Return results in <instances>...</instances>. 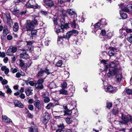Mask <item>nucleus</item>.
Segmentation results:
<instances>
[{
    "instance_id": "obj_1",
    "label": "nucleus",
    "mask_w": 132,
    "mask_h": 132,
    "mask_svg": "<svg viewBox=\"0 0 132 132\" xmlns=\"http://www.w3.org/2000/svg\"><path fill=\"white\" fill-rule=\"evenodd\" d=\"M108 69L109 71L107 73V76L108 78H112L120 70V69L118 68H111L110 65L109 64L105 65L104 70L106 71Z\"/></svg>"
},
{
    "instance_id": "obj_2",
    "label": "nucleus",
    "mask_w": 132,
    "mask_h": 132,
    "mask_svg": "<svg viewBox=\"0 0 132 132\" xmlns=\"http://www.w3.org/2000/svg\"><path fill=\"white\" fill-rule=\"evenodd\" d=\"M60 23L61 26L57 28L55 31L57 34L63 32V29H67L69 28L68 24L67 23H65V20L63 18L60 19Z\"/></svg>"
},
{
    "instance_id": "obj_3",
    "label": "nucleus",
    "mask_w": 132,
    "mask_h": 132,
    "mask_svg": "<svg viewBox=\"0 0 132 132\" xmlns=\"http://www.w3.org/2000/svg\"><path fill=\"white\" fill-rule=\"evenodd\" d=\"M121 119L122 120V121L121 122L122 124L127 125L129 121L132 123V117L129 115L126 116L124 114H122Z\"/></svg>"
},
{
    "instance_id": "obj_4",
    "label": "nucleus",
    "mask_w": 132,
    "mask_h": 132,
    "mask_svg": "<svg viewBox=\"0 0 132 132\" xmlns=\"http://www.w3.org/2000/svg\"><path fill=\"white\" fill-rule=\"evenodd\" d=\"M64 109H65L64 110V115L65 116L70 115L72 113L74 112L73 116H76V117L78 116L77 111L75 109H73L72 110H69L67 108L66 106L64 107Z\"/></svg>"
},
{
    "instance_id": "obj_5",
    "label": "nucleus",
    "mask_w": 132,
    "mask_h": 132,
    "mask_svg": "<svg viewBox=\"0 0 132 132\" xmlns=\"http://www.w3.org/2000/svg\"><path fill=\"white\" fill-rule=\"evenodd\" d=\"M123 4L121 3L118 4L119 7H121L123 11L127 12L128 13H131L132 14V4H128L126 7L123 6Z\"/></svg>"
},
{
    "instance_id": "obj_6",
    "label": "nucleus",
    "mask_w": 132,
    "mask_h": 132,
    "mask_svg": "<svg viewBox=\"0 0 132 132\" xmlns=\"http://www.w3.org/2000/svg\"><path fill=\"white\" fill-rule=\"evenodd\" d=\"M17 50L16 46H11L7 50L6 54L8 55H12L14 53H15L17 51Z\"/></svg>"
},
{
    "instance_id": "obj_7",
    "label": "nucleus",
    "mask_w": 132,
    "mask_h": 132,
    "mask_svg": "<svg viewBox=\"0 0 132 132\" xmlns=\"http://www.w3.org/2000/svg\"><path fill=\"white\" fill-rule=\"evenodd\" d=\"M48 64H50V62L48 61H47L46 62ZM45 74H46L47 75H49V74L52 73L53 72V70L52 67L50 66V65L48 66H47L43 70Z\"/></svg>"
},
{
    "instance_id": "obj_8",
    "label": "nucleus",
    "mask_w": 132,
    "mask_h": 132,
    "mask_svg": "<svg viewBox=\"0 0 132 132\" xmlns=\"http://www.w3.org/2000/svg\"><path fill=\"white\" fill-rule=\"evenodd\" d=\"M4 16H5L7 19V24L11 28L13 24L12 20L11 19L10 14L9 13H7L6 14H5Z\"/></svg>"
},
{
    "instance_id": "obj_9",
    "label": "nucleus",
    "mask_w": 132,
    "mask_h": 132,
    "mask_svg": "<svg viewBox=\"0 0 132 132\" xmlns=\"http://www.w3.org/2000/svg\"><path fill=\"white\" fill-rule=\"evenodd\" d=\"M78 33V31L77 30H73L67 32L65 37L66 39H67L68 40L71 35H72L74 34H77Z\"/></svg>"
},
{
    "instance_id": "obj_10",
    "label": "nucleus",
    "mask_w": 132,
    "mask_h": 132,
    "mask_svg": "<svg viewBox=\"0 0 132 132\" xmlns=\"http://www.w3.org/2000/svg\"><path fill=\"white\" fill-rule=\"evenodd\" d=\"M49 114L47 112H45L43 114V122L44 124H47L50 119Z\"/></svg>"
},
{
    "instance_id": "obj_11",
    "label": "nucleus",
    "mask_w": 132,
    "mask_h": 132,
    "mask_svg": "<svg viewBox=\"0 0 132 132\" xmlns=\"http://www.w3.org/2000/svg\"><path fill=\"white\" fill-rule=\"evenodd\" d=\"M35 4V1L32 0H29L26 4V6L27 7H30L31 8L36 9L37 7L34 6Z\"/></svg>"
},
{
    "instance_id": "obj_12",
    "label": "nucleus",
    "mask_w": 132,
    "mask_h": 132,
    "mask_svg": "<svg viewBox=\"0 0 132 132\" xmlns=\"http://www.w3.org/2000/svg\"><path fill=\"white\" fill-rule=\"evenodd\" d=\"M104 90L105 91L107 92H110L113 93H114L117 91V90L111 86H108L107 87H104Z\"/></svg>"
},
{
    "instance_id": "obj_13",
    "label": "nucleus",
    "mask_w": 132,
    "mask_h": 132,
    "mask_svg": "<svg viewBox=\"0 0 132 132\" xmlns=\"http://www.w3.org/2000/svg\"><path fill=\"white\" fill-rule=\"evenodd\" d=\"M77 23V19L74 18L71 21V25L72 28L79 29V26Z\"/></svg>"
},
{
    "instance_id": "obj_14",
    "label": "nucleus",
    "mask_w": 132,
    "mask_h": 132,
    "mask_svg": "<svg viewBox=\"0 0 132 132\" xmlns=\"http://www.w3.org/2000/svg\"><path fill=\"white\" fill-rule=\"evenodd\" d=\"M20 58L27 60L29 58V56L27 53L26 51H24L20 54Z\"/></svg>"
},
{
    "instance_id": "obj_15",
    "label": "nucleus",
    "mask_w": 132,
    "mask_h": 132,
    "mask_svg": "<svg viewBox=\"0 0 132 132\" xmlns=\"http://www.w3.org/2000/svg\"><path fill=\"white\" fill-rule=\"evenodd\" d=\"M13 102L15 105V107L23 108L24 107V105L21 102L17 100H13Z\"/></svg>"
},
{
    "instance_id": "obj_16",
    "label": "nucleus",
    "mask_w": 132,
    "mask_h": 132,
    "mask_svg": "<svg viewBox=\"0 0 132 132\" xmlns=\"http://www.w3.org/2000/svg\"><path fill=\"white\" fill-rule=\"evenodd\" d=\"M2 118L3 121L5 123H12V122L11 119L5 115H2Z\"/></svg>"
},
{
    "instance_id": "obj_17",
    "label": "nucleus",
    "mask_w": 132,
    "mask_h": 132,
    "mask_svg": "<svg viewBox=\"0 0 132 132\" xmlns=\"http://www.w3.org/2000/svg\"><path fill=\"white\" fill-rule=\"evenodd\" d=\"M32 90L31 87H27L25 89V92L27 96H29L30 95L32 94Z\"/></svg>"
},
{
    "instance_id": "obj_18",
    "label": "nucleus",
    "mask_w": 132,
    "mask_h": 132,
    "mask_svg": "<svg viewBox=\"0 0 132 132\" xmlns=\"http://www.w3.org/2000/svg\"><path fill=\"white\" fill-rule=\"evenodd\" d=\"M27 30V31L31 30L34 28V26L33 24H32V23L30 22H28L26 25Z\"/></svg>"
},
{
    "instance_id": "obj_19",
    "label": "nucleus",
    "mask_w": 132,
    "mask_h": 132,
    "mask_svg": "<svg viewBox=\"0 0 132 132\" xmlns=\"http://www.w3.org/2000/svg\"><path fill=\"white\" fill-rule=\"evenodd\" d=\"M10 32V30L8 26L6 25H4L3 32V35L5 36H6Z\"/></svg>"
},
{
    "instance_id": "obj_20",
    "label": "nucleus",
    "mask_w": 132,
    "mask_h": 132,
    "mask_svg": "<svg viewBox=\"0 0 132 132\" xmlns=\"http://www.w3.org/2000/svg\"><path fill=\"white\" fill-rule=\"evenodd\" d=\"M109 49L110 50L108 53L109 55L110 56L113 55L114 54V51L117 50V48H116L111 47H109Z\"/></svg>"
},
{
    "instance_id": "obj_21",
    "label": "nucleus",
    "mask_w": 132,
    "mask_h": 132,
    "mask_svg": "<svg viewBox=\"0 0 132 132\" xmlns=\"http://www.w3.org/2000/svg\"><path fill=\"white\" fill-rule=\"evenodd\" d=\"M31 31V34H30L29 35L30 36V39H33V37H35L36 35L37 31L36 30H32Z\"/></svg>"
},
{
    "instance_id": "obj_22",
    "label": "nucleus",
    "mask_w": 132,
    "mask_h": 132,
    "mask_svg": "<svg viewBox=\"0 0 132 132\" xmlns=\"http://www.w3.org/2000/svg\"><path fill=\"white\" fill-rule=\"evenodd\" d=\"M40 101L38 100H35L34 102V106L38 109H41L42 108L41 104H40Z\"/></svg>"
},
{
    "instance_id": "obj_23",
    "label": "nucleus",
    "mask_w": 132,
    "mask_h": 132,
    "mask_svg": "<svg viewBox=\"0 0 132 132\" xmlns=\"http://www.w3.org/2000/svg\"><path fill=\"white\" fill-rule=\"evenodd\" d=\"M120 31V38H123L126 35V30L125 29L123 28H122L119 30Z\"/></svg>"
},
{
    "instance_id": "obj_24",
    "label": "nucleus",
    "mask_w": 132,
    "mask_h": 132,
    "mask_svg": "<svg viewBox=\"0 0 132 132\" xmlns=\"http://www.w3.org/2000/svg\"><path fill=\"white\" fill-rule=\"evenodd\" d=\"M122 76L121 75L117 74L115 76V81L118 82H120L121 80Z\"/></svg>"
},
{
    "instance_id": "obj_25",
    "label": "nucleus",
    "mask_w": 132,
    "mask_h": 132,
    "mask_svg": "<svg viewBox=\"0 0 132 132\" xmlns=\"http://www.w3.org/2000/svg\"><path fill=\"white\" fill-rule=\"evenodd\" d=\"M19 25L18 23L16 22L14 23V25L13 27V29L14 31L17 32L19 30Z\"/></svg>"
},
{
    "instance_id": "obj_26",
    "label": "nucleus",
    "mask_w": 132,
    "mask_h": 132,
    "mask_svg": "<svg viewBox=\"0 0 132 132\" xmlns=\"http://www.w3.org/2000/svg\"><path fill=\"white\" fill-rule=\"evenodd\" d=\"M45 73L43 70L41 69L40 71H38L37 74V76L38 77H41L45 75Z\"/></svg>"
},
{
    "instance_id": "obj_27",
    "label": "nucleus",
    "mask_w": 132,
    "mask_h": 132,
    "mask_svg": "<svg viewBox=\"0 0 132 132\" xmlns=\"http://www.w3.org/2000/svg\"><path fill=\"white\" fill-rule=\"evenodd\" d=\"M59 92L60 94H62L66 95L68 94V91L62 88L59 91Z\"/></svg>"
},
{
    "instance_id": "obj_28",
    "label": "nucleus",
    "mask_w": 132,
    "mask_h": 132,
    "mask_svg": "<svg viewBox=\"0 0 132 132\" xmlns=\"http://www.w3.org/2000/svg\"><path fill=\"white\" fill-rule=\"evenodd\" d=\"M51 1V0H43L42 4L45 6L48 7Z\"/></svg>"
},
{
    "instance_id": "obj_29",
    "label": "nucleus",
    "mask_w": 132,
    "mask_h": 132,
    "mask_svg": "<svg viewBox=\"0 0 132 132\" xmlns=\"http://www.w3.org/2000/svg\"><path fill=\"white\" fill-rule=\"evenodd\" d=\"M66 39L65 36H58L57 39V42H60V43H61L63 41L66 40Z\"/></svg>"
},
{
    "instance_id": "obj_30",
    "label": "nucleus",
    "mask_w": 132,
    "mask_h": 132,
    "mask_svg": "<svg viewBox=\"0 0 132 132\" xmlns=\"http://www.w3.org/2000/svg\"><path fill=\"white\" fill-rule=\"evenodd\" d=\"M48 7H55L57 3L56 2L54 1H52L51 0L49 4Z\"/></svg>"
},
{
    "instance_id": "obj_31",
    "label": "nucleus",
    "mask_w": 132,
    "mask_h": 132,
    "mask_svg": "<svg viewBox=\"0 0 132 132\" xmlns=\"http://www.w3.org/2000/svg\"><path fill=\"white\" fill-rule=\"evenodd\" d=\"M67 13L69 15H71L75 14V12L74 11L73 9H68L67 11Z\"/></svg>"
},
{
    "instance_id": "obj_32",
    "label": "nucleus",
    "mask_w": 132,
    "mask_h": 132,
    "mask_svg": "<svg viewBox=\"0 0 132 132\" xmlns=\"http://www.w3.org/2000/svg\"><path fill=\"white\" fill-rule=\"evenodd\" d=\"M35 86L37 89L40 90L43 89L44 88V86L43 84H36L35 85Z\"/></svg>"
},
{
    "instance_id": "obj_33",
    "label": "nucleus",
    "mask_w": 132,
    "mask_h": 132,
    "mask_svg": "<svg viewBox=\"0 0 132 132\" xmlns=\"http://www.w3.org/2000/svg\"><path fill=\"white\" fill-rule=\"evenodd\" d=\"M100 23L102 27H104L107 24V23L106 22V20L105 19H101L100 21Z\"/></svg>"
},
{
    "instance_id": "obj_34",
    "label": "nucleus",
    "mask_w": 132,
    "mask_h": 132,
    "mask_svg": "<svg viewBox=\"0 0 132 132\" xmlns=\"http://www.w3.org/2000/svg\"><path fill=\"white\" fill-rule=\"evenodd\" d=\"M54 106V105L53 104L51 103H50L46 106V108L47 109H48L52 108Z\"/></svg>"
},
{
    "instance_id": "obj_35",
    "label": "nucleus",
    "mask_w": 132,
    "mask_h": 132,
    "mask_svg": "<svg viewBox=\"0 0 132 132\" xmlns=\"http://www.w3.org/2000/svg\"><path fill=\"white\" fill-rule=\"evenodd\" d=\"M120 16L122 19H125L127 17V15L125 13L120 12Z\"/></svg>"
},
{
    "instance_id": "obj_36",
    "label": "nucleus",
    "mask_w": 132,
    "mask_h": 132,
    "mask_svg": "<svg viewBox=\"0 0 132 132\" xmlns=\"http://www.w3.org/2000/svg\"><path fill=\"white\" fill-rule=\"evenodd\" d=\"M117 64V63L116 61H114L110 63V65L111 67V68H114V67L116 66Z\"/></svg>"
},
{
    "instance_id": "obj_37",
    "label": "nucleus",
    "mask_w": 132,
    "mask_h": 132,
    "mask_svg": "<svg viewBox=\"0 0 132 132\" xmlns=\"http://www.w3.org/2000/svg\"><path fill=\"white\" fill-rule=\"evenodd\" d=\"M118 111L117 108H115V109H113L112 110V113L114 115H116L118 113Z\"/></svg>"
},
{
    "instance_id": "obj_38",
    "label": "nucleus",
    "mask_w": 132,
    "mask_h": 132,
    "mask_svg": "<svg viewBox=\"0 0 132 132\" xmlns=\"http://www.w3.org/2000/svg\"><path fill=\"white\" fill-rule=\"evenodd\" d=\"M49 86L51 89L55 88L56 87L55 84L53 82H52L49 84Z\"/></svg>"
},
{
    "instance_id": "obj_39",
    "label": "nucleus",
    "mask_w": 132,
    "mask_h": 132,
    "mask_svg": "<svg viewBox=\"0 0 132 132\" xmlns=\"http://www.w3.org/2000/svg\"><path fill=\"white\" fill-rule=\"evenodd\" d=\"M60 12L62 14V15L63 16H65L66 15V13H67V11L66 10L61 9L60 10Z\"/></svg>"
},
{
    "instance_id": "obj_40",
    "label": "nucleus",
    "mask_w": 132,
    "mask_h": 132,
    "mask_svg": "<svg viewBox=\"0 0 132 132\" xmlns=\"http://www.w3.org/2000/svg\"><path fill=\"white\" fill-rule=\"evenodd\" d=\"M62 64V61L61 60L59 61L56 63V65L57 67H60Z\"/></svg>"
},
{
    "instance_id": "obj_41",
    "label": "nucleus",
    "mask_w": 132,
    "mask_h": 132,
    "mask_svg": "<svg viewBox=\"0 0 132 132\" xmlns=\"http://www.w3.org/2000/svg\"><path fill=\"white\" fill-rule=\"evenodd\" d=\"M99 27L102 28H103L100 22H98L95 24V28H98Z\"/></svg>"
},
{
    "instance_id": "obj_42",
    "label": "nucleus",
    "mask_w": 132,
    "mask_h": 132,
    "mask_svg": "<svg viewBox=\"0 0 132 132\" xmlns=\"http://www.w3.org/2000/svg\"><path fill=\"white\" fill-rule=\"evenodd\" d=\"M65 121L68 124H70L72 122V119L70 118H67L65 119Z\"/></svg>"
},
{
    "instance_id": "obj_43",
    "label": "nucleus",
    "mask_w": 132,
    "mask_h": 132,
    "mask_svg": "<svg viewBox=\"0 0 132 132\" xmlns=\"http://www.w3.org/2000/svg\"><path fill=\"white\" fill-rule=\"evenodd\" d=\"M32 63L31 61L30 60L26 64L24 65V67L26 68L29 67L31 65Z\"/></svg>"
},
{
    "instance_id": "obj_44",
    "label": "nucleus",
    "mask_w": 132,
    "mask_h": 132,
    "mask_svg": "<svg viewBox=\"0 0 132 132\" xmlns=\"http://www.w3.org/2000/svg\"><path fill=\"white\" fill-rule=\"evenodd\" d=\"M112 104L111 102H106V106L108 108L110 109L112 107Z\"/></svg>"
},
{
    "instance_id": "obj_45",
    "label": "nucleus",
    "mask_w": 132,
    "mask_h": 132,
    "mask_svg": "<svg viewBox=\"0 0 132 132\" xmlns=\"http://www.w3.org/2000/svg\"><path fill=\"white\" fill-rule=\"evenodd\" d=\"M126 92L127 94L132 95V90L130 89H127L126 90Z\"/></svg>"
},
{
    "instance_id": "obj_46",
    "label": "nucleus",
    "mask_w": 132,
    "mask_h": 132,
    "mask_svg": "<svg viewBox=\"0 0 132 132\" xmlns=\"http://www.w3.org/2000/svg\"><path fill=\"white\" fill-rule=\"evenodd\" d=\"M50 101V99L49 97H44V102L45 103H47L49 102Z\"/></svg>"
},
{
    "instance_id": "obj_47",
    "label": "nucleus",
    "mask_w": 132,
    "mask_h": 132,
    "mask_svg": "<svg viewBox=\"0 0 132 132\" xmlns=\"http://www.w3.org/2000/svg\"><path fill=\"white\" fill-rule=\"evenodd\" d=\"M67 84L65 82H63L62 84L61 87L62 88L65 89L67 87Z\"/></svg>"
},
{
    "instance_id": "obj_48",
    "label": "nucleus",
    "mask_w": 132,
    "mask_h": 132,
    "mask_svg": "<svg viewBox=\"0 0 132 132\" xmlns=\"http://www.w3.org/2000/svg\"><path fill=\"white\" fill-rule=\"evenodd\" d=\"M19 65L21 67H23L24 65V61L22 60H19Z\"/></svg>"
},
{
    "instance_id": "obj_49",
    "label": "nucleus",
    "mask_w": 132,
    "mask_h": 132,
    "mask_svg": "<svg viewBox=\"0 0 132 132\" xmlns=\"http://www.w3.org/2000/svg\"><path fill=\"white\" fill-rule=\"evenodd\" d=\"M66 2L65 0H58L57 3L59 5L63 4Z\"/></svg>"
},
{
    "instance_id": "obj_50",
    "label": "nucleus",
    "mask_w": 132,
    "mask_h": 132,
    "mask_svg": "<svg viewBox=\"0 0 132 132\" xmlns=\"http://www.w3.org/2000/svg\"><path fill=\"white\" fill-rule=\"evenodd\" d=\"M44 81V80L42 79H39L37 81V84H42L43 83Z\"/></svg>"
},
{
    "instance_id": "obj_51",
    "label": "nucleus",
    "mask_w": 132,
    "mask_h": 132,
    "mask_svg": "<svg viewBox=\"0 0 132 132\" xmlns=\"http://www.w3.org/2000/svg\"><path fill=\"white\" fill-rule=\"evenodd\" d=\"M11 10L13 12H19V10H17L16 7H14L11 9Z\"/></svg>"
},
{
    "instance_id": "obj_52",
    "label": "nucleus",
    "mask_w": 132,
    "mask_h": 132,
    "mask_svg": "<svg viewBox=\"0 0 132 132\" xmlns=\"http://www.w3.org/2000/svg\"><path fill=\"white\" fill-rule=\"evenodd\" d=\"M127 40L130 43L132 42V34H130V36L128 37L127 38Z\"/></svg>"
},
{
    "instance_id": "obj_53",
    "label": "nucleus",
    "mask_w": 132,
    "mask_h": 132,
    "mask_svg": "<svg viewBox=\"0 0 132 132\" xmlns=\"http://www.w3.org/2000/svg\"><path fill=\"white\" fill-rule=\"evenodd\" d=\"M32 23V24H34V26H35V25H36L37 24V20L36 19H34L32 21L30 22Z\"/></svg>"
},
{
    "instance_id": "obj_54",
    "label": "nucleus",
    "mask_w": 132,
    "mask_h": 132,
    "mask_svg": "<svg viewBox=\"0 0 132 132\" xmlns=\"http://www.w3.org/2000/svg\"><path fill=\"white\" fill-rule=\"evenodd\" d=\"M100 34L103 36H105L106 35L105 31L104 30H102Z\"/></svg>"
},
{
    "instance_id": "obj_55",
    "label": "nucleus",
    "mask_w": 132,
    "mask_h": 132,
    "mask_svg": "<svg viewBox=\"0 0 132 132\" xmlns=\"http://www.w3.org/2000/svg\"><path fill=\"white\" fill-rule=\"evenodd\" d=\"M6 38L7 39L9 40H11L13 39L12 36L9 35L7 36Z\"/></svg>"
},
{
    "instance_id": "obj_56",
    "label": "nucleus",
    "mask_w": 132,
    "mask_h": 132,
    "mask_svg": "<svg viewBox=\"0 0 132 132\" xmlns=\"http://www.w3.org/2000/svg\"><path fill=\"white\" fill-rule=\"evenodd\" d=\"M58 126L59 127V128H60L61 129L64 128V125L62 123H61L59 125H58Z\"/></svg>"
},
{
    "instance_id": "obj_57",
    "label": "nucleus",
    "mask_w": 132,
    "mask_h": 132,
    "mask_svg": "<svg viewBox=\"0 0 132 132\" xmlns=\"http://www.w3.org/2000/svg\"><path fill=\"white\" fill-rule=\"evenodd\" d=\"M5 56V53L4 52H1L0 51V57H4Z\"/></svg>"
},
{
    "instance_id": "obj_58",
    "label": "nucleus",
    "mask_w": 132,
    "mask_h": 132,
    "mask_svg": "<svg viewBox=\"0 0 132 132\" xmlns=\"http://www.w3.org/2000/svg\"><path fill=\"white\" fill-rule=\"evenodd\" d=\"M125 30H126V32L128 33H130L132 32V29H131L127 28L125 29Z\"/></svg>"
},
{
    "instance_id": "obj_59",
    "label": "nucleus",
    "mask_w": 132,
    "mask_h": 132,
    "mask_svg": "<svg viewBox=\"0 0 132 132\" xmlns=\"http://www.w3.org/2000/svg\"><path fill=\"white\" fill-rule=\"evenodd\" d=\"M80 40V39H78L76 40H74L73 41L74 43L75 42L76 44L77 45H79L80 44V43L79 41Z\"/></svg>"
},
{
    "instance_id": "obj_60",
    "label": "nucleus",
    "mask_w": 132,
    "mask_h": 132,
    "mask_svg": "<svg viewBox=\"0 0 132 132\" xmlns=\"http://www.w3.org/2000/svg\"><path fill=\"white\" fill-rule=\"evenodd\" d=\"M22 99H24L25 98V95L21 93L19 96Z\"/></svg>"
},
{
    "instance_id": "obj_61",
    "label": "nucleus",
    "mask_w": 132,
    "mask_h": 132,
    "mask_svg": "<svg viewBox=\"0 0 132 132\" xmlns=\"http://www.w3.org/2000/svg\"><path fill=\"white\" fill-rule=\"evenodd\" d=\"M29 109L30 110H32L34 109V106L32 105H30L28 107Z\"/></svg>"
},
{
    "instance_id": "obj_62",
    "label": "nucleus",
    "mask_w": 132,
    "mask_h": 132,
    "mask_svg": "<svg viewBox=\"0 0 132 132\" xmlns=\"http://www.w3.org/2000/svg\"><path fill=\"white\" fill-rule=\"evenodd\" d=\"M75 88L74 87H72L70 89V90H71V92L73 93L75 91Z\"/></svg>"
},
{
    "instance_id": "obj_63",
    "label": "nucleus",
    "mask_w": 132,
    "mask_h": 132,
    "mask_svg": "<svg viewBox=\"0 0 132 132\" xmlns=\"http://www.w3.org/2000/svg\"><path fill=\"white\" fill-rule=\"evenodd\" d=\"M8 82L7 81L5 80V79H4L2 82V84L3 85H5Z\"/></svg>"
},
{
    "instance_id": "obj_64",
    "label": "nucleus",
    "mask_w": 132,
    "mask_h": 132,
    "mask_svg": "<svg viewBox=\"0 0 132 132\" xmlns=\"http://www.w3.org/2000/svg\"><path fill=\"white\" fill-rule=\"evenodd\" d=\"M33 126L29 128V132H34V128L32 127Z\"/></svg>"
}]
</instances>
